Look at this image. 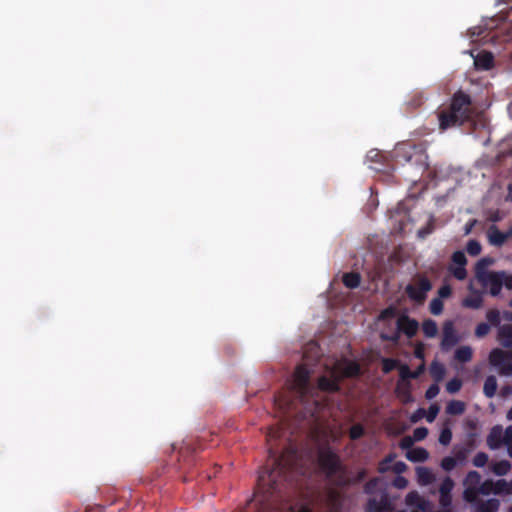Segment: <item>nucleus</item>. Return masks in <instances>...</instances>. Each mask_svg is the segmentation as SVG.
Masks as SVG:
<instances>
[{
    "label": "nucleus",
    "mask_w": 512,
    "mask_h": 512,
    "mask_svg": "<svg viewBox=\"0 0 512 512\" xmlns=\"http://www.w3.org/2000/svg\"><path fill=\"white\" fill-rule=\"evenodd\" d=\"M310 375L311 371L304 364L298 365L290 385V397L279 396L276 398L280 406H285L287 412L296 407L295 401H299L307 413L314 415L321 407V404L316 399L317 390L329 393L340 391L338 379L321 376L318 379L316 388L310 383Z\"/></svg>",
    "instance_id": "obj_1"
},
{
    "label": "nucleus",
    "mask_w": 512,
    "mask_h": 512,
    "mask_svg": "<svg viewBox=\"0 0 512 512\" xmlns=\"http://www.w3.org/2000/svg\"><path fill=\"white\" fill-rule=\"evenodd\" d=\"M394 157L397 163H411L425 167L424 158L426 157L420 146L410 142L400 143L394 150Z\"/></svg>",
    "instance_id": "obj_2"
},
{
    "label": "nucleus",
    "mask_w": 512,
    "mask_h": 512,
    "mask_svg": "<svg viewBox=\"0 0 512 512\" xmlns=\"http://www.w3.org/2000/svg\"><path fill=\"white\" fill-rule=\"evenodd\" d=\"M432 287V283L426 275L417 273L413 277V282L405 287V293L412 302L423 304Z\"/></svg>",
    "instance_id": "obj_3"
},
{
    "label": "nucleus",
    "mask_w": 512,
    "mask_h": 512,
    "mask_svg": "<svg viewBox=\"0 0 512 512\" xmlns=\"http://www.w3.org/2000/svg\"><path fill=\"white\" fill-rule=\"evenodd\" d=\"M318 463L328 478L334 477L340 473L344 474L345 472L339 456L329 448L319 452Z\"/></svg>",
    "instance_id": "obj_4"
},
{
    "label": "nucleus",
    "mask_w": 512,
    "mask_h": 512,
    "mask_svg": "<svg viewBox=\"0 0 512 512\" xmlns=\"http://www.w3.org/2000/svg\"><path fill=\"white\" fill-rule=\"evenodd\" d=\"M456 114H458L466 122L470 121L474 114V108L470 95L459 90L455 92L448 105Z\"/></svg>",
    "instance_id": "obj_5"
},
{
    "label": "nucleus",
    "mask_w": 512,
    "mask_h": 512,
    "mask_svg": "<svg viewBox=\"0 0 512 512\" xmlns=\"http://www.w3.org/2000/svg\"><path fill=\"white\" fill-rule=\"evenodd\" d=\"M489 361L492 366L499 369L502 375H512V355L501 349L495 348L489 354Z\"/></svg>",
    "instance_id": "obj_6"
},
{
    "label": "nucleus",
    "mask_w": 512,
    "mask_h": 512,
    "mask_svg": "<svg viewBox=\"0 0 512 512\" xmlns=\"http://www.w3.org/2000/svg\"><path fill=\"white\" fill-rule=\"evenodd\" d=\"M438 121L440 130L444 131L449 128L463 125L466 121L462 119L449 106L441 108L438 113Z\"/></svg>",
    "instance_id": "obj_7"
},
{
    "label": "nucleus",
    "mask_w": 512,
    "mask_h": 512,
    "mask_svg": "<svg viewBox=\"0 0 512 512\" xmlns=\"http://www.w3.org/2000/svg\"><path fill=\"white\" fill-rule=\"evenodd\" d=\"M481 483V475L478 471H469L464 479L463 499L465 501H475L477 496V488Z\"/></svg>",
    "instance_id": "obj_8"
},
{
    "label": "nucleus",
    "mask_w": 512,
    "mask_h": 512,
    "mask_svg": "<svg viewBox=\"0 0 512 512\" xmlns=\"http://www.w3.org/2000/svg\"><path fill=\"white\" fill-rule=\"evenodd\" d=\"M504 271L490 272L478 281L485 288H489V292L492 296L499 295L503 286Z\"/></svg>",
    "instance_id": "obj_9"
},
{
    "label": "nucleus",
    "mask_w": 512,
    "mask_h": 512,
    "mask_svg": "<svg viewBox=\"0 0 512 512\" xmlns=\"http://www.w3.org/2000/svg\"><path fill=\"white\" fill-rule=\"evenodd\" d=\"M392 507L388 495L382 492L379 498L371 497L368 499L365 512H391Z\"/></svg>",
    "instance_id": "obj_10"
},
{
    "label": "nucleus",
    "mask_w": 512,
    "mask_h": 512,
    "mask_svg": "<svg viewBox=\"0 0 512 512\" xmlns=\"http://www.w3.org/2000/svg\"><path fill=\"white\" fill-rule=\"evenodd\" d=\"M470 504L474 512H498L500 501L497 498L483 500L476 496L475 501H466Z\"/></svg>",
    "instance_id": "obj_11"
},
{
    "label": "nucleus",
    "mask_w": 512,
    "mask_h": 512,
    "mask_svg": "<svg viewBox=\"0 0 512 512\" xmlns=\"http://www.w3.org/2000/svg\"><path fill=\"white\" fill-rule=\"evenodd\" d=\"M459 342V338L456 334L454 324L452 321H446L443 325V336L441 341V348L448 350L452 346Z\"/></svg>",
    "instance_id": "obj_12"
},
{
    "label": "nucleus",
    "mask_w": 512,
    "mask_h": 512,
    "mask_svg": "<svg viewBox=\"0 0 512 512\" xmlns=\"http://www.w3.org/2000/svg\"><path fill=\"white\" fill-rule=\"evenodd\" d=\"M397 327L398 330L404 333L408 338H412L418 331L419 323L417 320L404 315L398 319Z\"/></svg>",
    "instance_id": "obj_13"
},
{
    "label": "nucleus",
    "mask_w": 512,
    "mask_h": 512,
    "mask_svg": "<svg viewBox=\"0 0 512 512\" xmlns=\"http://www.w3.org/2000/svg\"><path fill=\"white\" fill-rule=\"evenodd\" d=\"M274 467L269 473V477L272 481H275V474H282L292 469L293 462L285 459V454H281L280 456L274 455Z\"/></svg>",
    "instance_id": "obj_14"
},
{
    "label": "nucleus",
    "mask_w": 512,
    "mask_h": 512,
    "mask_svg": "<svg viewBox=\"0 0 512 512\" xmlns=\"http://www.w3.org/2000/svg\"><path fill=\"white\" fill-rule=\"evenodd\" d=\"M474 65L478 70H489L494 65V56L491 52L482 51L474 57Z\"/></svg>",
    "instance_id": "obj_15"
},
{
    "label": "nucleus",
    "mask_w": 512,
    "mask_h": 512,
    "mask_svg": "<svg viewBox=\"0 0 512 512\" xmlns=\"http://www.w3.org/2000/svg\"><path fill=\"white\" fill-rule=\"evenodd\" d=\"M488 446L495 450L500 448L504 444L503 429L501 426H494L487 437Z\"/></svg>",
    "instance_id": "obj_16"
},
{
    "label": "nucleus",
    "mask_w": 512,
    "mask_h": 512,
    "mask_svg": "<svg viewBox=\"0 0 512 512\" xmlns=\"http://www.w3.org/2000/svg\"><path fill=\"white\" fill-rule=\"evenodd\" d=\"M488 239L492 245L500 247L508 240V235L492 225L488 230Z\"/></svg>",
    "instance_id": "obj_17"
},
{
    "label": "nucleus",
    "mask_w": 512,
    "mask_h": 512,
    "mask_svg": "<svg viewBox=\"0 0 512 512\" xmlns=\"http://www.w3.org/2000/svg\"><path fill=\"white\" fill-rule=\"evenodd\" d=\"M498 339L503 347H512V324H504L499 328Z\"/></svg>",
    "instance_id": "obj_18"
},
{
    "label": "nucleus",
    "mask_w": 512,
    "mask_h": 512,
    "mask_svg": "<svg viewBox=\"0 0 512 512\" xmlns=\"http://www.w3.org/2000/svg\"><path fill=\"white\" fill-rule=\"evenodd\" d=\"M406 457L412 462H424L429 458V452L422 447H416L406 453Z\"/></svg>",
    "instance_id": "obj_19"
},
{
    "label": "nucleus",
    "mask_w": 512,
    "mask_h": 512,
    "mask_svg": "<svg viewBox=\"0 0 512 512\" xmlns=\"http://www.w3.org/2000/svg\"><path fill=\"white\" fill-rule=\"evenodd\" d=\"M512 468L511 463L508 460H500L497 462H492L490 464V470L496 476H505L507 475Z\"/></svg>",
    "instance_id": "obj_20"
},
{
    "label": "nucleus",
    "mask_w": 512,
    "mask_h": 512,
    "mask_svg": "<svg viewBox=\"0 0 512 512\" xmlns=\"http://www.w3.org/2000/svg\"><path fill=\"white\" fill-rule=\"evenodd\" d=\"M493 486L495 495H512V479L510 481L505 479L496 480Z\"/></svg>",
    "instance_id": "obj_21"
},
{
    "label": "nucleus",
    "mask_w": 512,
    "mask_h": 512,
    "mask_svg": "<svg viewBox=\"0 0 512 512\" xmlns=\"http://www.w3.org/2000/svg\"><path fill=\"white\" fill-rule=\"evenodd\" d=\"M493 264V259L485 257L481 258L475 266V274L477 280L482 279L485 275L489 274L490 272L487 271V268Z\"/></svg>",
    "instance_id": "obj_22"
},
{
    "label": "nucleus",
    "mask_w": 512,
    "mask_h": 512,
    "mask_svg": "<svg viewBox=\"0 0 512 512\" xmlns=\"http://www.w3.org/2000/svg\"><path fill=\"white\" fill-rule=\"evenodd\" d=\"M361 373L360 365L355 361H346L342 367V374L344 377H357Z\"/></svg>",
    "instance_id": "obj_23"
},
{
    "label": "nucleus",
    "mask_w": 512,
    "mask_h": 512,
    "mask_svg": "<svg viewBox=\"0 0 512 512\" xmlns=\"http://www.w3.org/2000/svg\"><path fill=\"white\" fill-rule=\"evenodd\" d=\"M396 393L403 402L408 403L412 401L411 383L397 382Z\"/></svg>",
    "instance_id": "obj_24"
},
{
    "label": "nucleus",
    "mask_w": 512,
    "mask_h": 512,
    "mask_svg": "<svg viewBox=\"0 0 512 512\" xmlns=\"http://www.w3.org/2000/svg\"><path fill=\"white\" fill-rule=\"evenodd\" d=\"M343 284L349 289H355L360 285L361 276L357 272L345 273L342 277Z\"/></svg>",
    "instance_id": "obj_25"
},
{
    "label": "nucleus",
    "mask_w": 512,
    "mask_h": 512,
    "mask_svg": "<svg viewBox=\"0 0 512 512\" xmlns=\"http://www.w3.org/2000/svg\"><path fill=\"white\" fill-rule=\"evenodd\" d=\"M473 350L470 346H461L456 349L454 357L461 363L469 362L472 359Z\"/></svg>",
    "instance_id": "obj_26"
},
{
    "label": "nucleus",
    "mask_w": 512,
    "mask_h": 512,
    "mask_svg": "<svg viewBox=\"0 0 512 512\" xmlns=\"http://www.w3.org/2000/svg\"><path fill=\"white\" fill-rule=\"evenodd\" d=\"M445 367L442 363L438 361H433L430 365V374L431 377L436 381L440 382L445 376Z\"/></svg>",
    "instance_id": "obj_27"
},
{
    "label": "nucleus",
    "mask_w": 512,
    "mask_h": 512,
    "mask_svg": "<svg viewBox=\"0 0 512 512\" xmlns=\"http://www.w3.org/2000/svg\"><path fill=\"white\" fill-rule=\"evenodd\" d=\"M497 390V380L495 376H488L484 381L483 392L486 397L491 398Z\"/></svg>",
    "instance_id": "obj_28"
},
{
    "label": "nucleus",
    "mask_w": 512,
    "mask_h": 512,
    "mask_svg": "<svg viewBox=\"0 0 512 512\" xmlns=\"http://www.w3.org/2000/svg\"><path fill=\"white\" fill-rule=\"evenodd\" d=\"M422 331L428 338H433L438 333L437 323L432 319H427L422 323Z\"/></svg>",
    "instance_id": "obj_29"
},
{
    "label": "nucleus",
    "mask_w": 512,
    "mask_h": 512,
    "mask_svg": "<svg viewBox=\"0 0 512 512\" xmlns=\"http://www.w3.org/2000/svg\"><path fill=\"white\" fill-rule=\"evenodd\" d=\"M465 411V403L460 400H451L446 406V412L451 415H460Z\"/></svg>",
    "instance_id": "obj_30"
},
{
    "label": "nucleus",
    "mask_w": 512,
    "mask_h": 512,
    "mask_svg": "<svg viewBox=\"0 0 512 512\" xmlns=\"http://www.w3.org/2000/svg\"><path fill=\"white\" fill-rule=\"evenodd\" d=\"M494 480L487 479L485 481H481L480 485L477 488V497L480 495L488 496L490 494H494Z\"/></svg>",
    "instance_id": "obj_31"
},
{
    "label": "nucleus",
    "mask_w": 512,
    "mask_h": 512,
    "mask_svg": "<svg viewBox=\"0 0 512 512\" xmlns=\"http://www.w3.org/2000/svg\"><path fill=\"white\" fill-rule=\"evenodd\" d=\"M471 451V447L468 445L465 446H456L454 448V458L457 463H464L468 457V454Z\"/></svg>",
    "instance_id": "obj_32"
},
{
    "label": "nucleus",
    "mask_w": 512,
    "mask_h": 512,
    "mask_svg": "<svg viewBox=\"0 0 512 512\" xmlns=\"http://www.w3.org/2000/svg\"><path fill=\"white\" fill-rule=\"evenodd\" d=\"M400 361L398 359H394V358H383L381 360V365H382V371L384 374H388L390 373L391 371H393L394 369H398V367L400 366Z\"/></svg>",
    "instance_id": "obj_33"
},
{
    "label": "nucleus",
    "mask_w": 512,
    "mask_h": 512,
    "mask_svg": "<svg viewBox=\"0 0 512 512\" xmlns=\"http://www.w3.org/2000/svg\"><path fill=\"white\" fill-rule=\"evenodd\" d=\"M463 306L472 309H479L482 307L483 299L480 295L470 296L463 300Z\"/></svg>",
    "instance_id": "obj_34"
},
{
    "label": "nucleus",
    "mask_w": 512,
    "mask_h": 512,
    "mask_svg": "<svg viewBox=\"0 0 512 512\" xmlns=\"http://www.w3.org/2000/svg\"><path fill=\"white\" fill-rule=\"evenodd\" d=\"M398 371H399V377H400L398 382L410 383L409 380L413 379L412 371L410 370L408 365L400 363V366L398 367Z\"/></svg>",
    "instance_id": "obj_35"
},
{
    "label": "nucleus",
    "mask_w": 512,
    "mask_h": 512,
    "mask_svg": "<svg viewBox=\"0 0 512 512\" xmlns=\"http://www.w3.org/2000/svg\"><path fill=\"white\" fill-rule=\"evenodd\" d=\"M482 246L479 241L471 239L466 245V251L470 256H477L481 253Z\"/></svg>",
    "instance_id": "obj_36"
},
{
    "label": "nucleus",
    "mask_w": 512,
    "mask_h": 512,
    "mask_svg": "<svg viewBox=\"0 0 512 512\" xmlns=\"http://www.w3.org/2000/svg\"><path fill=\"white\" fill-rule=\"evenodd\" d=\"M380 482H381V479L378 477H374V478L370 479L364 485V492L366 494H370V495L375 494L377 492L378 485Z\"/></svg>",
    "instance_id": "obj_37"
},
{
    "label": "nucleus",
    "mask_w": 512,
    "mask_h": 512,
    "mask_svg": "<svg viewBox=\"0 0 512 512\" xmlns=\"http://www.w3.org/2000/svg\"><path fill=\"white\" fill-rule=\"evenodd\" d=\"M365 434V429L361 424H354L349 430L351 440H358Z\"/></svg>",
    "instance_id": "obj_38"
},
{
    "label": "nucleus",
    "mask_w": 512,
    "mask_h": 512,
    "mask_svg": "<svg viewBox=\"0 0 512 512\" xmlns=\"http://www.w3.org/2000/svg\"><path fill=\"white\" fill-rule=\"evenodd\" d=\"M417 475L419 478V481L423 484H429L432 480V474L426 467H419L417 468Z\"/></svg>",
    "instance_id": "obj_39"
},
{
    "label": "nucleus",
    "mask_w": 512,
    "mask_h": 512,
    "mask_svg": "<svg viewBox=\"0 0 512 512\" xmlns=\"http://www.w3.org/2000/svg\"><path fill=\"white\" fill-rule=\"evenodd\" d=\"M462 387V381L459 378H453L446 384V390L448 393H457Z\"/></svg>",
    "instance_id": "obj_40"
},
{
    "label": "nucleus",
    "mask_w": 512,
    "mask_h": 512,
    "mask_svg": "<svg viewBox=\"0 0 512 512\" xmlns=\"http://www.w3.org/2000/svg\"><path fill=\"white\" fill-rule=\"evenodd\" d=\"M488 322L493 326H498L501 321L500 312L497 309H490L486 313Z\"/></svg>",
    "instance_id": "obj_41"
},
{
    "label": "nucleus",
    "mask_w": 512,
    "mask_h": 512,
    "mask_svg": "<svg viewBox=\"0 0 512 512\" xmlns=\"http://www.w3.org/2000/svg\"><path fill=\"white\" fill-rule=\"evenodd\" d=\"M430 312L433 315H439L443 311V302L440 298H434L429 304Z\"/></svg>",
    "instance_id": "obj_42"
},
{
    "label": "nucleus",
    "mask_w": 512,
    "mask_h": 512,
    "mask_svg": "<svg viewBox=\"0 0 512 512\" xmlns=\"http://www.w3.org/2000/svg\"><path fill=\"white\" fill-rule=\"evenodd\" d=\"M394 460V455L389 454L386 456L383 460H381L378 464V472L379 473H386L391 469L390 464Z\"/></svg>",
    "instance_id": "obj_43"
},
{
    "label": "nucleus",
    "mask_w": 512,
    "mask_h": 512,
    "mask_svg": "<svg viewBox=\"0 0 512 512\" xmlns=\"http://www.w3.org/2000/svg\"><path fill=\"white\" fill-rule=\"evenodd\" d=\"M457 465V461L454 457L447 456L441 460V468L447 472L452 471Z\"/></svg>",
    "instance_id": "obj_44"
},
{
    "label": "nucleus",
    "mask_w": 512,
    "mask_h": 512,
    "mask_svg": "<svg viewBox=\"0 0 512 512\" xmlns=\"http://www.w3.org/2000/svg\"><path fill=\"white\" fill-rule=\"evenodd\" d=\"M452 440V431L449 427H444L441 430L440 436H439V442L446 446L448 445Z\"/></svg>",
    "instance_id": "obj_45"
},
{
    "label": "nucleus",
    "mask_w": 512,
    "mask_h": 512,
    "mask_svg": "<svg viewBox=\"0 0 512 512\" xmlns=\"http://www.w3.org/2000/svg\"><path fill=\"white\" fill-rule=\"evenodd\" d=\"M490 332V325L485 322L479 323L475 328V336L478 338L485 337Z\"/></svg>",
    "instance_id": "obj_46"
},
{
    "label": "nucleus",
    "mask_w": 512,
    "mask_h": 512,
    "mask_svg": "<svg viewBox=\"0 0 512 512\" xmlns=\"http://www.w3.org/2000/svg\"><path fill=\"white\" fill-rule=\"evenodd\" d=\"M472 462L476 467H484L488 462V455L485 452H478Z\"/></svg>",
    "instance_id": "obj_47"
},
{
    "label": "nucleus",
    "mask_w": 512,
    "mask_h": 512,
    "mask_svg": "<svg viewBox=\"0 0 512 512\" xmlns=\"http://www.w3.org/2000/svg\"><path fill=\"white\" fill-rule=\"evenodd\" d=\"M452 261L457 266H465L467 263L466 256H465L464 252H462V251H455L452 254Z\"/></svg>",
    "instance_id": "obj_48"
},
{
    "label": "nucleus",
    "mask_w": 512,
    "mask_h": 512,
    "mask_svg": "<svg viewBox=\"0 0 512 512\" xmlns=\"http://www.w3.org/2000/svg\"><path fill=\"white\" fill-rule=\"evenodd\" d=\"M428 435V429L426 427H418L414 429L412 438L414 441H421Z\"/></svg>",
    "instance_id": "obj_49"
},
{
    "label": "nucleus",
    "mask_w": 512,
    "mask_h": 512,
    "mask_svg": "<svg viewBox=\"0 0 512 512\" xmlns=\"http://www.w3.org/2000/svg\"><path fill=\"white\" fill-rule=\"evenodd\" d=\"M453 276L458 280H464L467 276L465 266H457L451 270Z\"/></svg>",
    "instance_id": "obj_50"
},
{
    "label": "nucleus",
    "mask_w": 512,
    "mask_h": 512,
    "mask_svg": "<svg viewBox=\"0 0 512 512\" xmlns=\"http://www.w3.org/2000/svg\"><path fill=\"white\" fill-rule=\"evenodd\" d=\"M439 386L437 384H432L425 392V397L428 400L434 399L439 394Z\"/></svg>",
    "instance_id": "obj_51"
},
{
    "label": "nucleus",
    "mask_w": 512,
    "mask_h": 512,
    "mask_svg": "<svg viewBox=\"0 0 512 512\" xmlns=\"http://www.w3.org/2000/svg\"><path fill=\"white\" fill-rule=\"evenodd\" d=\"M438 413H439V407L436 404H432L429 407L428 412L426 414L427 421L433 422L435 420V418L437 417Z\"/></svg>",
    "instance_id": "obj_52"
},
{
    "label": "nucleus",
    "mask_w": 512,
    "mask_h": 512,
    "mask_svg": "<svg viewBox=\"0 0 512 512\" xmlns=\"http://www.w3.org/2000/svg\"><path fill=\"white\" fill-rule=\"evenodd\" d=\"M452 293V289L449 285H443L438 290V298L442 300V298H448Z\"/></svg>",
    "instance_id": "obj_53"
},
{
    "label": "nucleus",
    "mask_w": 512,
    "mask_h": 512,
    "mask_svg": "<svg viewBox=\"0 0 512 512\" xmlns=\"http://www.w3.org/2000/svg\"><path fill=\"white\" fill-rule=\"evenodd\" d=\"M414 439L411 436H405L400 441L402 449H409L413 445Z\"/></svg>",
    "instance_id": "obj_54"
},
{
    "label": "nucleus",
    "mask_w": 512,
    "mask_h": 512,
    "mask_svg": "<svg viewBox=\"0 0 512 512\" xmlns=\"http://www.w3.org/2000/svg\"><path fill=\"white\" fill-rule=\"evenodd\" d=\"M504 444L512 443V425L503 431Z\"/></svg>",
    "instance_id": "obj_55"
},
{
    "label": "nucleus",
    "mask_w": 512,
    "mask_h": 512,
    "mask_svg": "<svg viewBox=\"0 0 512 512\" xmlns=\"http://www.w3.org/2000/svg\"><path fill=\"white\" fill-rule=\"evenodd\" d=\"M425 371V364L421 363L414 371H412V378H419Z\"/></svg>",
    "instance_id": "obj_56"
},
{
    "label": "nucleus",
    "mask_w": 512,
    "mask_h": 512,
    "mask_svg": "<svg viewBox=\"0 0 512 512\" xmlns=\"http://www.w3.org/2000/svg\"><path fill=\"white\" fill-rule=\"evenodd\" d=\"M367 158L371 161H377L380 162V158H382V155L378 151L371 150L367 154Z\"/></svg>",
    "instance_id": "obj_57"
},
{
    "label": "nucleus",
    "mask_w": 512,
    "mask_h": 512,
    "mask_svg": "<svg viewBox=\"0 0 512 512\" xmlns=\"http://www.w3.org/2000/svg\"><path fill=\"white\" fill-rule=\"evenodd\" d=\"M503 285L509 289V290H512V275H507L505 272H504V276H503Z\"/></svg>",
    "instance_id": "obj_58"
},
{
    "label": "nucleus",
    "mask_w": 512,
    "mask_h": 512,
    "mask_svg": "<svg viewBox=\"0 0 512 512\" xmlns=\"http://www.w3.org/2000/svg\"><path fill=\"white\" fill-rule=\"evenodd\" d=\"M280 437V431L278 429L270 428L267 433V439H276Z\"/></svg>",
    "instance_id": "obj_59"
},
{
    "label": "nucleus",
    "mask_w": 512,
    "mask_h": 512,
    "mask_svg": "<svg viewBox=\"0 0 512 512\" xmlns=\"http://www.w3.org/2000/svg\"><path fill=\"white\" fill-rule=\"evenodd\" d=\"M424 414H425V410L423 408H419L416 411V413L411 417V421L417 422Z\"/></svg>",
    "instance_id": "obj_60"
},
{
    "label": "nucleus",
    "mask_w": 512,
    "mask_h": 512,
    "mask_svg": "<svg viewBox=\"0 0 512 512\" xmlns=\"http://www.w3.org/2000/svg\"><path fill=\"white\" fill-rule=\"evenodd\" d=\"M405 468H406L405 463H404V462L399 461V462H396V463L394 464L393 470H394L396 473H401V472H403V471H404V469H405Z\"/></svg>",
    "instance_id": "obj_61"
},
{
    "label": "nucleus",
    "mask_w": 512,
    "mask_h": 512,
    "mask_svg": "<svg viewBox=\"0 0 512 512\" xmlns=\"http://www.w3.org/2000/svg\"><path fill=\"white\" fill-rule=\"evenodd\" d=\"M395 486L398 488H403L407 484V480L403 477H397L394 482Z\"/></svg>",
    "instance_id": "obj_62"
},
{
    "label": "nucleus",
    "mask_w": 512,
    "mask_h": 512,
    "mask_svg": "<svg viewBox=\"0 0 512 512\" xmlns=\"http://www.w3.org/2000/svg\"><path fill=\"white\" fill-rule=\"evenodd\" d=\"M415 357L418 358V359H424V350L422 347H417L415 349Z\"/></svg>",
    "instance_id": "obj_63"
},
{
    "label": "nucleus",
    "mask_w": 512,
    "mask_h": 512,
    "mask_svg": "<svg viewBox=\"0 0 512 512\" xmlns=\"http://www.w3.org/2000/svg\"><path fill=\"white\" fill-rule=\"evenodd\" d=\"M365 477H366V471L364 469H362L357 474V481H362L365 479Z\"/></svg>",
    "instance_id": "obj_64"
}]
</instances>
